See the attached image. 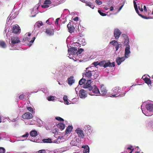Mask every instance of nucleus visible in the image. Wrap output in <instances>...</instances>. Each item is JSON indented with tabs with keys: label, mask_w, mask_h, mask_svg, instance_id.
Listing matches in <instances>:
<instances>
[{
	"label": "nucleus",
	"mask_w": 153,
	"mask_h": 153,
	"mask_svg": "<svg viewBox=\"0 0 153 153\" xmlns=\"http://www.w3.org/2000/svg\"><path fill=\"white\" fill-rule=\"evenodd\" d=\"M91 126L88 125H86L84 127V128L85 129V132H87V130H88L89 129L91 128Z\"/></svg>",
	"instance_id": "e433bc0d"
},
{
	"label": "nucleus",
	"mask_w": 153,
	"mask_h": 153,
	"mask_svg": "<svg viewBox=\"0 0 153 153\" xmlns=\"http://www.w3.org/2000/svg\"><path fill=\"white\" fill-rule=\"evenodd\" d=\"M67 27H68L69 30V31L70 33H72L74 32V26L71 25V24L69 23L67 25Z\"/></svg>",
	"instance_id": "aec40b11"
},
{
	"label": "nucleus",
	"mask_w": 153,
	"mask_h": 153,
	"mask_svg": "<svg viewBox=\"0 0 153 153\" xmlns=\"http://www.w3.org/2000/svg\"><path fill=\"white\" fill-rule=\"evenodd\" d=\"M74 21H77L79 20V18L78 17H76L75 18H74Z\"/></svg>",
	"instance_id": "69168bd1"
},
{
	"label": "nucleus",
	"mask_w": 153,
	"mask_h": 153,
	"mask_svg": "<svg viewBox=\"0 0 153 153\" xmlns=\"http://www.w3.org/2000/svg\"><path fill=\"white\" fill-rule=\"evenodd\" d=\"M36 153H45V151L44 149L41 150L37 152Z\"/></svg>",
	"instance_id": "de8ad7c7"
},
{
	"label": "nucleus",
	"mask_w": 153,
	"mask_h": 153,
	"mask_svg": "<svg viewBox=\"0 0 153 153\" xmlns=\"http://www.w3.org/2000/svg\"><path fill=\"white\" fill-rule=\"evenodd\" d=\"M139 10L141 11L142 12L143 10V9L142 7H140V6H139Z\"/></svg>",
	"instance_id": "774afa93"
},
{
	"label": "nucleus",
	"mask_w": 153,
	"mask_h": 153,
	"mask_svg": "<svg viewBox=\"0 0 153 153\" xmlns=\"http://www.w3.org/2000/svg\"><path fill=\"white\" fill-rule=\"evenodd\" d=\"M95 2L98 5L101 4L102 3V1L99 0H96L95 1Z\"/></svg>",
	"instance_id": "c03bdc74"
},
{
	"label": "nucleus",
	"mask_w": 153,
	"mask_h": 153,
	"mask_svg": "<svg viewBox=\"0 0 153 153\" xmlns=\"http://www.w3.org/2000/svg\"><path fill=\"white\" fill-rule=\"evenodd\" d=\"M63 100L64 101L68 100L67 96L66 95H65L63 98Z\"/></svg>",
	"instance_id": "680f3d73"
},
{
	"label": "nucleus",
	"mask_w": 153,
	"mask_h": 153,
	"mask_svg": "<svg viewBox=\"0 0 153 153\" xmlns=\"http://www.w3.org/2000/svg\"><path fill=\"white\" fill-rule=\"evenodd\" d=\"M82 148L84 149L83 151V153H88L89 152V148L88 146H83Z\"/></svg>",
	"instance_id": "4be33fe9"
},
{
	"label": "nucleus",
	"mask_w": 153,
	"mask_h": 153,
	"mask_svg": "<svg viewBox=\"0 0 153 153\" xmlns=\"http://www.w3.org/2000/svg\"><path fill=\"white\" fill-rule=\"evenodd\" d=\"M120 88L119 87L116 86L113 88L112 90L113 94H116L117 92H120Z\"/></svg>",
	"instance_id": "412c9836"
},
{
	"label": "nucleus",
	"mask_w": 153,
	"mask_h": 153,
	"mask_svg": "<svg viewBox=\"0 0 153 153\" xmlns=\"http://www.w3.org/2000/svg\"><path fill=\"white\" fill-rule=\"evenodd\" d=\"M90 84L88 85V83L87 84H84L83 86L84 88H87L89 91H90L89 93L90 95H94V94H98L100 93L99 90L96 85H93L92 86H91Z\"/></svg>",
	"instance_id": "f03ea898"
},
{
	"label": "nucleus",
	"mask_w": 153,
	"mask_h": 153,
	"mask_svg": "<svg viewBox=\"0 0 153 153\" xmlns=\"http://www.w3.org/2000/svg\"><path fill=\"white\" fill-rule=\"evenodd\" d=\"M86 82L87 81L84 78H83L79 81V84L80 85H81L84 83V84H85Z\"/></svg>",
	"instance_id": "cd10ccee"
},
{
	"label": "nucleus",
	"mask_w": 153,
	"mask_h": 153,
	"mask_svg": "<svg viewBox=\"0 0 153 153\" xmlns=\"http://www.w3.org/2000/svg\"><path fill=\"white\" fill-rule=\"evenodd\" d=\"M55 97L53 96H50L48 97L47 99L49 101H54Z\"/></svg>",
	"instance_id": "473e14b6"
},
{
	"label": "nucleus",
	"mask_w": 153,
	"mask_h": 153,
	"mask_svg": "<svg viewBox=\"0 0 153 153\" xmlns=\"http://www.w3.org/2000/svg\"><path fill=\"white\" fill-rule=\"evenodd\" d=\"M43 25V24L42 21H39L35 23L34 25V27L36 28V27H37L39 28L40 27V26H42Z\"/></svg>",
	"instance_id": "5701e85b"
},
{
	"label": "nucleus",
	"mask_w": 153,
	"mask_h": 153,
	"mask_svg": "<svg viewBox=\"0 0 153 153\" xmlns=\"http://www.w3.org/2000/svg\"><path fill=\"white\" fill-rule=\"evenodd\" d=\"M51 3L50 0H45L44 2V4H50Z\"/></svg>",
	"instance_id": "79ce46f5"
},
{
	"label": "nucleus",
	"mask_w": 153,
	"mask_h": 153,
	"mask_svg": "<svg viewBox=\"0 0 153 153\" xmlns=\"http://www.w3.org/2000/svg\"><path fill=\"white\" fill-rule=\"evenodd\" d=\"M74 139L76 140V143H77V144L78 143H79V142L80 141V140L79 138H78L75 137Z\"/></svg>",
	"instance_id": "5fc2aeb1"
},
{
	"label": "nucleus",
	"mask_w": 153,
	"mask_h": 153,
	"mask_svg": "<svg viewBox=\"0 0 153 153\" xmlns=\"http://www.w3.org/2000/svg\"><path fill=\"white\" fill-rule=\"evenodd\" d=\"M51 20H52V18H49L46 21V23L48 24L51 25V23L50 22V21H51Z\"/></svg>",
	"instance_id": "4d7b16f0"
},
{
	"label": "nucleus",
	"mask_w": 153,
	"mask_h": 153,
	"mask_svg": "<svg viewBox=\"0 0 153 153\" xmlns=\"http://www.w3.org/2000/svg\"><path fill=\"white\" fill-rule=\"evenodd\" d=\"M78 136L80 138L83 139L84 137V135L83 130L79 128H77L75 130Z\"/></svg>",
	"instance_id": "423d86ee"
},
{
	"label": "nucleus",
	"mask_w": 153,
	"mask_h": 153,
	"mask_svg": "<svg viewBox=\"0 0 153 153\" xmlns=\"http://www.w3.org/2000/svg\"><path fill=\"white\" fill-rule=\"evenodd\" d=\"M91 67H88L86 68V72L85 74H83V78H84L87 81V82L85 84H87L88 83V85L91 84L92 80V72H94V71H91L88 70Z\"/></svg>",
	"instance_id": "20e7f679"
},
{
	"label": "nucleus",
	"mask_w": 153,
	"mask_h": 153,
	"mask_svg": "<svg viewBox=\"0 0 153 153\" xmlns=\"http://www.w3.org/2000/svg\"><path fill=\"white\" fill-rule=\"evenodd\" d=\"M145 82L147 83L148 85H151L152 83L151 81L148 78H145L143 79Z\"/></svg>",
	"instance_id": "c85d7f7f"
},
{
	"label": "nucleus",
	"mask_w": 153,
	"mask_h": 153,
	"mask_svg": "<svg viewBox=\"0 0 153 153\" xmlns=\"http://www.w3.org/2000/svg\"><path fill=\"white\" fill-rule=\"evenodd\" d=\"M56 119L59 121H62V122L64 121V120L63 119L60 117H56L55 118Z\"/></svg>",
	"instance_id": "49530a36"
},
{
	"label": "nucleus",
	"mask_w": 153,
	"mask_h": 153,
	"mask_svg": "<svg viewBox=\"0 0 153 153\" xmlns=\"http://www.w3.org/2000/svg\"><path fill=\"white\" fill-rule=\"evenodd\" d=\"M115 66V65L114 62H112V63H111L110 62H108L105 63V64L104 65V67L105 68H106L108 67H114Z\"/></svg>",
	"instance_id": "6ab92c4d"
},
{
	"label": "nucleus",
	"mask_w": 153,
	"mask_h": 153,
	"mask_svg": "<svg viewBox=\"0 0 153 153\" xmlns=\"http://www.w3.org/2000/svg\"><path fill=\"white\" fill-rule=\"evenodd\" d=\"M0 47L2 48H6L7 45L4 41H0Z\"/></svg>",
	"instance_id": "bb28decb"
},
{
	"label": "nucleus",
	"mask_w": 153,
	"mask_h": 153,
	"mask_svg": "<svg viewBox=\"0 0 153 153\" xmlns=\"http://www.w3.org/2000/svg\"><path fill=\"white\" fill-rule=\"evenodd\" d=\"M24 95L23 94H22L21 95H20L19 97V99L20 100H22L24 99Z\"/></svg>",
	"instance_id": "13d9d810"
},
{
	"label": "nucleus",
	"mask_w": 153,
	"mask_h": 153,
	"mask_svg": "<svg viewBox=\"0 0 153 153\" xmlns=\"http://www.w3.org/2000/svg\"><path fill=\"white\" fill-rule=\"evenodd\" d=\"M35 39L36 37H34L29 42V44H28V45H29V47H30L31 46L32 44L34 42Z\"/></svg>",
	"instance_id": "4c0bfd02"
},
{
	"label": "nucleus",
	"mask_w": 153,
	"mask_h": 153,
	"mask_svg": "<svg viewBox=\"0 0 153 153\" xmlns=\"http://www.w3.org/2000/svg\"><path fill=\"white\" fill-rule=\"evenodd\" d=\"M68 55H69L68 56L69 57L70 59H71L72 58V56H71V55H74L73 56V59L74 60V61H76L78 60H79V56H78V54H77V53H75V54H71L70 55L69 53H68Z\"/></svg>",
	"instance_id": "ddd939ff"
},
{
	"label": "nucleus",
	"mask_w": 153,
	"mask_h": 153,
	"mask_svg": "<svg viewBox=\"0 0 153 153\" xmlns=\"http://www.w3.org/2000/svg\"><path fill=\"white\" fill-rule=\"evenodd\" d=\"M103 11L102 10H98V12L99 13V14L102 16H106L107 15V14L104 13H103Z\"/></svg>",
	"instance_id": "58836bf2"
},
{
	"label": "nucleus",
	"mask_w": 153,
	"mask_h": 153,
	"mask_svg": "<svg viewBox=\"0 0 153 153\" xmlns=\"http://www.w3.org/2000/svg\"><path fill=\"white\" fill-rule=\"evenodd\" d=\"M125 57H117L116 59V62L118 65H120L122 62L124 61L125 59Z\"/></svg>",
	"instance_id": "dca6fc26"
},
{
	"label": "nucleus",
	"mask_w": 153,
	"mask_h": 153,
	"mask_svg": "<svg viewBox=\"0 0 153 153\" xmlns=\"http://www.w3.org/2000/svg\"><path fill=\"white\" fill-rule=\"evenodd\" d=\"M92 129L91 127V128L89 129L88 130H87V132H86L88 135H90L92 131Z\"/></svg>",
	"instance_id": "ea45409f"
},
{
	"label": "nucleus",
	"mask_w": 153,
	"mask_h": 153,
	"mask_svg": "<svg viewBox=\"0 0 153 153\" xmlns=\"http://www.w3.org/2000/svg\"><path fill=\"white\" fill-rule=\"evenodd\" d=\"M107 91L106 88L103 85H101L100 92L99 94H100L102 96H104L107 94Z\"/></svg>",
	"instance_id": "9b49d317"
},
{
	"label": "nucleus",
	"mask_w": 153,
	"mask_h": 153,
	"mask_svg": "<svg viewBox=\"0 0 153 153\" xmlns=\"http://www.w3.org/2000/svg\"><path fill=\"white\" fill-rule=\"evenodd\" d=\"M99 62H94V63H93L92 65H93L95 67H96L98 65H99Z\"/></svg>",
	"instance_id": "864d4df0"
},
{
	"label": "nucleus",
	"mask_w": 153,
	"mask_h": 153,
	"mask_svg": "<svg viewBox=\"0 0 153 153\" xmlns=\"http://www.w3.org/2000/svg\"><path fill=\"white\" fill-rule=\"evenodd\" d=\"M27 109L30 112H33V109L31 107H27Z\"/></svg>",
	"instance_id": "3c124183"
},
{
	"label": "nucleus",
	"mask_w": 153,
	"mask_h": 153,
	"mask_svg": "<svg viewBox=\"0 0 153 153\" xmlns=\"http://www.w3.org/2000/svg\"><path fill=\"white\" fill-rule=\"evenodd\" d=\"M22 117L24 119H30L32 118L33 115L29 112H26L22 116Z\"/></svg>",
	"instance_id": "0eeeda50"
},
{
	"label": "nucleus",
	"mask_w": 153,
	"mask_h": 153,
	"mask_svg": "<svg viewBox=\"0 0 153 153\" xmlns=\"http://www.w3.org/2000/svg\"><path fill=\"white\" fill-rule=\"evenodd\" d=\"M105 62L104 61H102L100 62H99V65L101 66H103L104 67V65L105 64Z\"/></svg>",
	"instance_id": "8fccbe9b"
},
{
	"label": "nucleus",
	"mask_w": 153,
	"mask_h": 153,
	"mask_svg": "<svg viewBox=\"0 0 153 153\" xmlns=\"http://www.w3.org/2000/svg\"><path fill=\"white\" fill-rule=\"evenodd\" d=\"M84 50L81 48L78 49L77 51V48L75 47H72L70 49H68V53H69L70 55L71 54H75V53H77V54H80Z\"/></svg>",
	"instance_id": "39448f33"
},
{
	"label": "nucleus",
	"mask_w": 153,
	"mask_h": 153,
	"mask_svg": "<svg viewBox=\"0 0 153 153\" xmlns=\"http://www.w3.org/2000/svg\"><path fill=\"white\" fill-rule=\"evenodd\" d=\"M133 3H134V7L135 9L136 10V11L137 13H139V11L137 9V5L136 4V2L135 1H133Z\"/></svg>",
	"instance_id": "72a5a7b5"
},
{
	"label": "nucleus",
	"mask_w": 153,
	"mask_h": 153,
	"mask_svg": "<svg viewBox=\"0 0 153 153\" xmlns=\"http://www.w3.org/2000/svg\"><path fill=\"white\" fill-rule=\"evenodd\" d=\"M85 3L86 4V6H88L92 9L94 8V7L93 6V5L92 4V3H91V2H88V3H87V2H86Z\"/></svg>",
	"instance_id": "c9c22d12"
},
{
	"label": "nucleus",
	"mask_w": 153,
	"mask_h": 153,
	"mask_svg": "<svg viewBox=\"0 0 153 153\" xmlns=\"http://www.w3.org/2000/svg\"><path fill=\"white\" fill-rule=\"evenodd\" d=\"M29 135V134L27 132H26V134L23 135L21 137H27Z\"/></svg>",
	"instance_id": "6e6d98bb"
},
{
	"label": "nucleus",
	"mask_w": 153,
	"mask_h": 153,
	"mask_svg": "<svg viewBox=\"0 0 153 153\" xmlns=\"http://www.w3.org/2000/svg\"><path fill=\"white\" fill-rule=\"evenodd\" d=\"M14 18H15V17H14V16L12 17L11 16H10H10H9V17H8L7 19H8V20H10V19H13Z\"/></svg>",
	"instance_id": "e2e57ef3"
},
{
	"label": "nucleus",
	"mask_w": 153,
	"mask_h": 153,
	"mask_svg": "<svg viewBox=\"0 0 153 153\" xmlns=\"http://www.w3.org/2000/svg\"><path fill=\"white\" fill-rule=\"evenodd\" d=\"M42 141L44 143H51L52 142L50 138L44 139L42 140Z\"/></svg>",
	"instance_id": "2f4dec72"
},
{
	"label": "nucleus",
	"mask_w": 153,
	"mask_h": 153,
	"mask_svg": "<svg viewBox=\"0 0 153 153\" xmlns=\"http://www.w3.org/2000/svg\"><path fill=\"white\" fill-rule=\"evenodd\" d=\"M30 135L32 137H36L38 134L37 131L36 130H33L30 132Z\"/></svg>",
	"instance_id": "a878e982"
},
{
	"label": "nucleus",
	"mask_w": 153,
	"mask_h": 153,
	"mask_svg": "<svg viewBox=\"0 0 153 153\" xmlns=\"http://www.w3.org/2000/svg\"><path fill=\"white\" fill-rule=\"evenodd\" d=\"M9 42L10 45L9 47L10 50H18L17 44L20 42V41L18 37L13 36L11 37Z\"/></svg>",
	"instance_id": "7ed1b4c3"
},
{
	"label": "nucleus",
	"mask_w": 153,
	"mask_h": 153,
	"mask_svg": "<svg viewBox=\"0 0 153 153\" xmlns=\"http://www.w3.org/2000/svg\"><path fill=\"white\" fill-rule=\"evenodd\" d=\"M126 93H123V94H119V95H118V94H113L111 96V97H123V96H124L125 94Z\"/></svg>",
	"instance_id": "7c9ffc66"
},
{
	"label": "nucleus",
	"mask_w": 153,
	"mask_h": 153,
	"mask_svg": "<svg viewBox=\"0 0 153 153\" xmlns=\"http://www.w3.org/2000/svg\"><path fill=\"white\" fill-rule=\"evenodd\" d=\"M121 44H118H118H117L115 46H114L115 47L116 51H117L119 47H121Z\"/></svg>",
	"instance_id": "a19ab883"
},
{
	"label": "nucleus",
	"mask_w": 153,
	"mask_h": 153,
	"mask_svg": "<svg viewBox=\"0 0 153 153\" xmlns=\"http://www.w3.org/2000/svg\"><path fill=\"white\" fill-rule=\"evenodd\" d=\"M54 30L51 28H48L46 29V33L49 36L53 35L54 34Z\"/></svg>",
	"instance_id": "4468645a"
},
{
	"label": "nucleus",
	"mask_w": 153,
	"mask_h": 153,
	"mask_svg": "<svg viewBox=\"0 0 153 153\" xmlns=\"http://www.w3.org/2000/svg\"><path fill=\"white\" fill-rule=\"evenodd\" d=\"M5 149L3 147H0V153H4Z\"/></svg>",
	"instance_id": "a18cd8bd"
},
{
	"label": "nucleus",
	"mask_w": 153,
	"mask_h": 153,
	"mask_svg": "<svg viewBox=\"0 0 153 153\" xmlns=\"http://www.w3.org/2000/svg\"><path fill=\"white\" fill-rule=\"evenodd\" d=\"M41 7L42 8H48L49 7V5H48V4H44L43 5H42L41 6Z\"/></svg>",
	"instance_id": "09e8293b"
},
{
	"label": "nucleus",
	"mask_w": 153,
	"mask_h": 153,
	"mask_svg": "<svg viewBox=\"0 0 153 153\" xmlns=\"http://www.w3.org/2000/svg\"><path fill=\"white\" fill-rule=\"evenodd\" d=\"M14 18H15V17H14V16L12 17L11 16H10H10H9V17H8L7 19H8V20H10V19H13Z\"/></svg>",
	"instance_id": "0e129e2a"
},
{
	"label": "nucleus",
	"mask_w": 153,
	"mask_h": 153,
	"mask_svg": "<svg viewBox=\"0 0 153 153\" xmlns=\"http://www.w3.org/2000/svg\"><path fill=\"white\" fill-rule=\"evenodd\" d=\"M58 127L61 130H62L65 128V125L64 124L62 123H60L58 124Z\"/></svg>",
	"instance_id": "c756f323"
},
{
	"label": "nucleus",
	"mask_w": 153,
	"mask_h": 153,
	"mask_svg": "<svg viewBox=\"0 0 153 153\" xmlns=\"http://www.w3.org/2000/svg\"><path fill=\"white\" fill-rule=\"evenodd\" d=\"M64 101L65 102V104H66L67 105H68V104H70L69 102V100H66Z\"/></svg>",
	"instance_id": "052dcab7"
},
{
	"label": "nucleus",
	"mask_w": 153,
	"mask_h": 153,
	"mask_svg": "<svg viewBox=\"0 0 153 153\" xmlns=\"http://www.w3.org/2000/svg\"><path fill=\"white\" fill-rule=\"evenodd\" d=\"M12 30L13 32L16 34L19 33L20 31V27L18 25L13 26Z\"/></svg>",
	"instance_id": "f8f14e48"
},
{
	"label": "nucleus",
	"mask_w": 153,
	"mask_h": 153,
	"mask_svg": "<svg viewBox=\"0 0 153 153\" xmlns=\"http://www.w3.org/2000/svg\"><path fill=\"white\" fill-rule=\"evenodd\" d=\"M116 41L115 40H113L110 42V43L111 45H112L114 42H115Z\"/></svg>",
	"instance_id": "338daca9"
},
{
	"label": "nucleus",
	"mask_w": 153,
	"mask_h": 153,
	"mask_svg": "<svg viewBox=\"0 0 153 153\" xmlns=\"http://www.w3.org/2000/svg\"><path fill=\"white\" fill-rule=\"evenodd\" d=\"M142 110L143 113L147 116H151L153 114V104L148 103L146 105L144 108L143 105L141 106Z\"/></svg>",
	"instance_id": "f257e3e1"
},
{
	"label": "nucleus",
	"mask_w": 153,
	"mask_h": 153,
	"mask_svg": "<svg viewBox=\"0 0 153 153\" xmlns=\"http://www.w3.org/2000/svg\"><path fill=\"white\" fill-rule=\"evenodd\" d=\"M39 6L37 5L33 9L32 11H31V14H35L34 15H33L32 16V17H34L36 16V14H37L38 13V8Z\"/></svg>",
	"instance_id": "2eb2a0df"
},
{
	"label": "nucleus",
	"mask_w": 153,
	"mask_h": 153,
	"mask_svg": "<svg viewBox=\"0 0 153 153\" xmlns=\"http://www.w3.org/2000/svg\"><path fill=\"white\" fill-rule=\"evenodd\" d=\"M130 47H126L125 48V57L126 58H128L129 57L131 53L130 50Z\"/></svg>",
	"instance_id": "9d476101"
},
{
	"label": "nucleus",
	"mask_w": 153,
	"mask_h": 153,
	"mask_svg": "<svg viewBox=\"0 0 153 153\" xmlns=\"http://www.w3.org/2000/svg\"><path fill=\"white\" fill-rule=\"evenodd\" d=\"M23 40L24 41H29L30 40V38L27 37H25L23 38Z\"/></svg>",
	"instance_id": "603ef678"
},
{
	"label": "nucleus",
	"mask_w": 153,
	"mask_h": 153,
	"mask_svg": "<svg viewBox=\"0 0 153 153\" xmlns=\"http://www.w3.org/2000/svg\"><path fill=\"white\" fill-rule=\"evenodd\" d=\"M93 74V77H92V79H94L97 78L99 76V73L98 71H94V72H92V74Z\"/></svg>",
	"instance_id": "393cba45"
},
{
	"label": "nucleus",
	"mask_w": 153,
	"mask_h": 153,
	"mask_svg": "<svg viewBox=\"0 0 153 153\" xmlns=\"http://www.w3.org/2000/svg\"><path fill=\"white\" fill-rule=\"evenodd\" d=\"M138 15L140 16H141V17H142V18H143V19H149V17H146V16H143L142 15L140 14H139V13H137Z\"/></svg>",
	"instance_id": "37998d69"
},
{
	"label": "nucleus",
	"mask_w": 153,
	"mask_h": 153,
	"mask_svg": "<svg viewBox=\"0 0 153 153\" xmlns=\"http://www.w3.org/2000/svg\"><path fill=\"white\" fill-rule=\"evenodd\" d=\"M73 129V127L72 126H69L67 128L65 131V134H68L69 133H70L72 131Z\"/></svg>",
	"instance_id": "b1692460"
},
{
	"label": "nucleus",
	"mask_w": 153,
	"mask_h": 153,
	"mask_svg": "<svg viewBox=\"0 0 153 153\" xmlns=\"http://www.w3.org/2000/svg\"><path fill=\"white\" fill-rule=\"evenodd\" d=\"M121 32L118 29H115L114 31V36L116 39H118L120 36Z\"/></svg>",
	"instance_id": "1a4fd4ad"
},
{
	"label": "nucleus",
	"mask_w": 153,
	"mask_h": 153,
	"mask_svg": "<svg viewBox=\"0 0 153 153\" xmlns=\"http://www.w3.org/2000/svg\"><path fill=\"white\" fill-rule=\"evenodd\" d=\"M76 140L74 139L70 143V144L72 146H76L77 145V143H76Z\"/></svg>",
	"instance_id": "f704fd0d"
},
{
	"label": "nucleus",
	"mask_w": 153,
	"mask_h": 153,
	"mask_svg": "<svg viewBox=\"0 0 153 153\" xmlns=\"http://www.w3.org/2000/svg\"><path fill=\"white\" fill-rule=\"evenodd\" d=\"M60 18H57L56 20V21H55V24H56V25H58V21L59 20V19Z\"/></svg>",
	"instance_id": "bf43d9fd"
},
{
	"label": "nucleus",
	"mask_w": 153,
	"mask_h": 153,
	"mask_svg": "<svg viewBox=\"0 0 153 153\" xmlns=\"http://www.w3.org/2000/svg\"><path fill=\"white\" fill-rule=\"evenodd\" d=\"M79 96L82 99H84L87 96V94L85 91L83 89H81L79 91Z\"/></svg>",
	"instance_id": "6e6552de"
},
{
	"label": "nucleus",
	"mask_w": 153,
	"mask_h": 153,
	"mask_svg": "<svg viewBox=\"0 0 153 153\" xmlns=\"http://www.w3.org/2000/svg\"><path fill=\"white\" fill-rule=\"evenodd\" d=\"M125 36V40L124 42V46L125 47H129L130 46L129 45V39L127 36L125 34H123Z\"/></svg>",
	"instance_id": "a211bd4d"
},
{
	"label": "nucleus",
	"mask_w": 153,
	"mask_h": 153,
	"mask_svg": "<svg viewBox=\"0 0 153 153\" xmlns=\"http://www.w3.org/2000/svg\"><path fill=\"white\" fill-rule=\"evenodd\" d=\"M67 81L68 84L70 85H72L73 83H74L75 81L74 77L72 76L68 78Z\"/></svg>",
	"instance_id": "f3484780"
}]
</instances>
